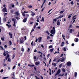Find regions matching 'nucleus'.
Wrapping results in <instances>:
<instances>
[{"label": "nucleus", "instance_id": "c85d7f7f", "mask_svg": "<svg viewBox=\"0 0 79 79\" xmlns=\"http://www.w3.org/2000/svg\"><path fill=\"white\" fill-rule=\"evenodd\" d=\"M45 32L47 34H48V35H49L50 34V33H49V32H48V31H46Z\"/></svg>", "mask_w": 79, "mask_h": 79}, {"label": "nucleus", "instance_id": "393cba45", "mask_svg": "<svg viewBox=\"0 0 79 79\" xmlns=\"http://www.w3.org/2000/svg\"><path fill=\"white\" fill-rule=\"evenodd\" d=\"M41 21L44 22V17H42V19L40 20Z\"/></svg>", "mask_w": 79, "mask_h": 79}, {"label": "nucleus", "instance_id": "3c124183", "mask_svg": "<svg viewBox=\"0 0 79 79\" xmlns=\"http://www.w3.org/2000/svg\"><path fill=\"white\" fill-rule=\"evenodd\" d=\"M16 19H20V17H16Z\"/></svg>", "mask_w": 79, "mask_h": 79}, {"label": "nucleus", "instance_id": "6ab92c4d", "mask_svg": "<svg viewBox=\"0 0 79 79\" xmlns=\"http://www.w3.org/2000/svg\"><path fill=\"white\" fill-rule=\"evenodd\" d=\"M31 45L32 46H35V44H34V42H33V41L32 42Z\"/></svg>", "mask_w": 79, "mask_h": 79}, {"label": "nucleus", "instance_id": "f704fd0d", "mask_svg": "<svg viewBox=\"0 0 79 79\" xmlns=\"http://www.w3.org/2000/svg\"><path fill=\"white\" fill-rule=\"evenodd\" d=\"M53 50H54V49L52 48V49H50V52H53Z\"/></svg>", "mask_w": 79, "mask_h": 79}, {"label": "nucleus", "instance_id": "423d86ee", "mask_svg": "<svg viewBox=\"0 0 79 79\" xmlns=\"http://www.w3.org/2000/svg\"><path fill=\"white\" fill-rule=\"evenodd\" d=\"M15 14L17 16H20V14H19V12L18 11L16 12L15 13Z\"/></svg>", "mask_w": 79, "mask_h": 79}, {"label": "nucleus", "instance_id": "72a5a7b5", "mask_svg": "<svg viewBox=\"0 0 79 79\" xmlns=\"http://www.w3.org/2000/svg\"><path fill=\"white\" fill-rule=\"evenodd\" d=\"M62 37L63 39H64V40H65V38H64V35H62Z\"/></svg>", "mask_w": 79, "mask_h": 79}, {"label": "nucleus", "instance_id": "1a4fd4ad", "mask_svg": "<svg viewBox=\"0 0 79 79\" xmlns=\"http://www.w3.org/2000/svg\"><path fill=\"white\" fill-rule=\"evenodd\" d=\"M8 52L7 51L4 52V53H3V55L4 56H6V54H8Z\"/></svg>", "mask_w": 79, "mask_h": 79}, {"label": "nucleus", "instance_id": "ea45409f", "mask_svg": "<svg viewBox=\"0 0 79 79\" xmlns=\"http://www.w3.org/2000/svg\"><path fill=\"white\" fill-rule=\"evenodd\" d=\"M77 73L75 72V77H76V76H77Z\"/></svg>", "mask_w": 79, "mask_h": 79}, {"label": "nucleus", "instance_id": "e433bc0d", "mask_svg": "<svg viewBox=\"0 0 79 79\" xmlns=\"http://www.w3.org/2000/svg\"><path fill=\"white\" fill-rule=\"evenodd\" d=\"M22 52H24V48H23V47L22 48Z\"/></svg>", "mask_w": 79, "mask_h": 79}, {"label": "nucleus", "instance_id": "6e6d98bb", "mask_svg": "<svg viewBox=\"0 0 79 79\" xmlns=\"http://www.w3.org/2000/svg\"><path fill=\"white\" fill-rule=\"evenodd\" d=\"M30 50H31V49H30V48H28V50H27V51L28 52H29V51H30Z\"/></svg>", "mask_w": 79, "mask_h": 79}, {"label": "nucleus", "instance_id": "13d9d810", "mask_svg": "<svg viewBox=\"0 0 79 79\" xmlns=\"http://www.w3.org/2000/svg\"><path fill=\"white\" fill-rule=\"evenodd\" d=\"M52 10H53V9H51V10H50L48 12V13H50V12L51 11H52Z\"/></svg>", "mask_w": 79, "mask_h": 79}, {"label": "nucleus", "instance_id": "39448f33", "mask_svg": "<svg viewBox=\"0 0 79 79\" xmlns=\"http://www.w3.org/2000/svg\"><path fill=\"white\" fill-rule=\"evenodd\" d=\"M20 44H23L24 42V40L22 38H21L20 39Z\"/></svg>", "mask_w": 79, "mask_h": 79}, {"label": "nucleus", "instance_id": "2eb2a0df", "mask_svg": "<svg viewBox=\"0 0 79 79\" xmlns=\"http://www.w3.org/2000/svg\"><path fill=\"white\" fill-rule=\"evenodd\" d=\"M57 26H60V23L59 20H58L57 23Z\"/></svg>", "mask_w": 79, "mask_h": 79}, {"label": "nucleus", "instance_id": "aec40b11", "mask_svg": "<svg viewBox=\"0 0 79 79\" xmlns=\"http://www.w3.org/2000/svg\"><path fill=\"white\" fill-rule=\"evenodd\" d=\"M57 19H57V18H56L55 19H53V21H54L55 22V23H56V21H57Z\"/></svg>", "mask_w": 79, "mask_h": 79}, {"label": "nucleus", "instance_id": "4c0bfd02", "mask_svg": "<svg viewBox=\"0 0 79 79\" xmlns=\"http://www.w3.org/2000/svg\"><path fill=\"white\" fill-rule=\"evenodd\" d=\"M76 19V18L75 17H73V20H75Z\"/></svg>", "mask_w": 79, "mask_h": 79}, {"label": "nucleus", "instance_id": "dca6fc26", "mask_svg": "<svg viewBox=\"0 0 79 79\" xmlns=\"http://www.w3.org/2000/svg\"><path fill=\"white\" fill-rule=\"evenodd\" d=\"M74 41L75 42H77L79 41V39L78 38H75L74 39Z\"/></svg>", "mask_w": 79, "mask_h": 79}, {"label": "nucleus", "instance_id": "412c9836", "mask_svg": "<svg viewBox=\"0 0 79 79\" xmlns=\"http://www.w3.org/2000/svg\"><path fill=\"white\" fill-rule=\"evenodd\" d=\"M64 75V73H63L62 74H60L59 75V76H60L62 77V76H63Z\"/></svg>", "mask_w": 79, "mask_h": 79}, {"label": "nucleus", "instance_id": "473e14b6", "mask_svg": "<svg viewBox=\"0 0 79 79\" xmlns=\"http://www.w3.org/2000/svg\"><path fill=\"white\" fill-rule=\"evenodd\" d=\"M53 48V46L52 45L49 46V48Z\"/></svg>", "mask_w": 79, "mask_h": 79}, {"label": "nucleus", "instance_id": "c756f323", "mask_svg": "<svg viewBox=\"0 0 79 79\" xmlns=\"http://www.w3.org/2000/svg\"><path fill=\"white\" fill-rule=\"evenodd\" d=\"M52 65H53V66H56V63H52Z\"/></svg>", "mask_w": 79, "mask_h": 79}, {"label": "nucleus", "instance_id": "0e129e2a", "mask_svg": "<svg viewBox=\"0 0 79 79\" xmlns=\"http://www.w3.org/2000/svg\"><path fill=\"white\" fill-rule=\"evenodd\" d=\"M35 77L36 78V79H40V78H38L36 76H35Z\"/></svg>", "mask_w": 79, "mask_h": 79}, {"label": "nucleus", "instance_id": "b1692460", "mask_svg": "<svg viewBox=\"0 0 79 79\" xmlns=\"http://www.w3.org/2000/svg\"><path fill=\"white\" fill-rule=\"evenodd\" d=\"M64 76H66V77H67V76H68V73H65L64 74Z\"/></svg>", "mask_w": 79, "mask_h": 79}, {"label": "nucleus", "instance_id": "4468645a", "mask_svg": "<svg viewBox=\"0 0 79 79\" xmlns=\"http://www.w3.org/2000/svg\"><path fill=\"white\" fill-rule=\"evenodd\" d=\"M27 18H25L23 19V23H26V21H27Z\"/></svg>", "mask_w": 79, "mask_h": 79}, {"label": "nucleus", "instance_id": "864d4df0", "mask_svg": "<svg viewBox=\"0 0 79 79\" xmlns=\"http://www.w3.org/2000/svg\"><path fill=\"white\" fill-rule=\"evenodd\" d=\"M33 22H30L29 23L30 24H33Z\"/></svg>", "mask_w": 79, "mask_h": 79}, {"label": "nucleus", "instance_id": "f257e3e1", "mask_svg": "<svg viewBox=\"0 0 79 79\" xmlns=\"http://www.w3.org/2000/svg\"><path fill=\"white\" fill-rule=\"evenodd\" d=\"M56 32V30H55V27H53L52 29L50 31V34H52V35H55Z\"/></svg>", "mask_w": 79, "mask_h": 79}, {"label": "nucleus", "instance_id": "37998d69", "mask_svg": "<svg viewBox=\"0 0 79 79\" xmlns=\"http://www.w3.org/2000/svg\"><path fill=\"white\" fill-rule=\"evenodd\" d=\"M75 54L76 55H79V52H76Z\"/></svg>", "mask_w": 79, "mask_h": 79}, {"label": "nucleus", "instance_id": "c03bdc74", "mask_svg": "<svg viewBox=\"0 0 79 79\" xmlns=\"http://www.w3.org/2000/svg\"><path fill=\"white\" fill-rule=\"evenodd\" d=\"M0 50H3V48L2 47L0 46Z\"/></svg>", "mask_w": 79, "mask_h": 79}, {"label": "nucleus", "instance_id": "a18cd8bd", "mask_svg": "<svg viewBox=\"0 0 79 79\" xmlns=\"http://www.w3.org/2000/svg\"><path fill=\"white\" fill-rule=\"evenodd\" d=\"M31 16H34V15H35V13H32L31 14Z\"/></svg>", "mask_w": 79, "mask_h": 79}, {"label": "nucleus", "instance_id": "a19ab883", "mask_svg": "<svg viewBox=\"0 0 79 79\" xmlns=\"http://www.w3.org/2000/svg\"><path fill=\"white\" fill-rule=\"evenodd\" d=\"M71 4V5H74V2H73V1H72L71 2H70Z\"/></svg>", "mask_w": 79, "mask_h": 79}, {"label": "nucleus", "instance_id": "20e7f679", "mask_svg": "<svg viewBox=\"0 0 79 79\" xmlns=\"http://www.w3.org/2000/svg\"><path fill=\"white\" fill-rule=\"evenodd\" d=\"M61 73V69H59L58 71H57V73H56V74L55 75V76H56L58 74H59L60 73Z\"/></svg>", "mask_w": 79, "mask_h": 79}, {"label": "nucleus", "instance_id": "603ef678", "mask_svg": "<svg viewBox=\"0 0 79 79\" xmlns=\"http://www.w3.org/2000/svg\"><path fill=\"white\" fill-rule=\"evenodd\" d=\"M26 16H27V17H29V14H27Z\"/></svg>", "mask_w": 79, "mask_h": 79}, {"label": "nucleus", "instance_id": "58836bf2", "mask_svg": "<svg viewBox=\"0 0 79 79\" xmlns=\"http://www.w3.org/2000/svg\"><path fill=\"white\" fill-rule=\"evenodd\" d=\"M63 50H64V52H65V51H66V48H64L63 49Z\"/></svg>", "mask_w": 79, "mask_h": 79}, {"label": "nucleus", "instance_id": "09e8293b", "mask_svg": "<svg viewBox=\"0 0 79 79\" xmlns=\"http://www.w3.org/2000/svg\"><path fill=\"white\" fill-rule=\"evenodd\" d=\"M8 78V77H3L2 79H7Z\"/></svg>", "mask_w": 79, "mask_h": 79}, {"label": "nucleus", "instance_id": "49530a36", "mask_svg": "<svg viewBox=\"0 0 79 79\" xmlns=\"http://www.w3.org/2000/svg\"><path fill=\"white\" fill-rule=\"evenodd\" d=\"M64 11H60L59 12V13L61 14V13H64Z\"/></svg>", "mask_w": 79, "mask_h": 79}, {"label": "nucleus", "instance_id": "6e6552de", "mask_svg": "<svg viewBox=\"0 0 79 79\" xmlns=\"http://www.w3.org/2000/svg\"><path fill=\"white\" fill-rule=\"evenodd\" d=\"M40 62L39 61L36 62L35 63V64L36 66H38V65H40Z\"/></svg>", "mask_w": 79, "mask_h": 79}, {"label": "nucleus", "instance_id": "2f4dec72", "mask_svg": "<svg viewBox=\"0 0 79 79\" xmlns=\"http://www.w3.org/2000/svg\"><path fill=\"white\" fill-rule=\"evenodd\" d=\"M34 59L35 60L34 61H36V59H37V57L36 56H35L34 57Z\"/></svg>", "mask_w": 79, "mask_h": 79}, {"label": "nucleus", "instance_id": "5fc2aeb1", "mask_svg": "<svg viewBox=\"0 0 79 79\" xmlns=\"http://www.w3.org/2000/svg\"><path fill=\"white\" fill-rule=\"evenodd\" d=\"M28 66H29L30 67H32V65H31V64H28Z\"/></svg>", "mask_w": 79, "mask_h": 79}, {"label": "nucleus", "instance_id": "338daca9", "mask_svg": "<svg viewBox=\"0 0 79 79\" xmlns=\"http://www.w3.org/2000/svg\"><path fill=\"white\" fill-rule=\"evenodd\" d=\"M24 39H25V40H26V36H25L24 37Z\"/></svg>", "mask_w": 79, "mask_h": 79}, {"label": "nucleus", "instance_id": "f3484780", "mask_svg": "<svg viewBox=\"0 0 79 79\" xmlns=\"http://www.w3.org/2000/svg\"><path fill=\"white\" fill-rule=\"evenodd\" d=\"M11 76H13L14 77H15V73H14V72L12 73L11 74Z\"/></svg>", "mask_w": 79, "mask_h": 79}, {"label": "nucleus", "instance_id": "9b49d317", "mask_svg": "<svg viewBox=\"0 0 79 79\" xmlns=\"http://www.w3.org/2000/svg\"><path fill=\"white\" fill-rule=\"evenodd\" d=\"M9 35L10 36V39H12L13 38V36L12 35V34L11 33L9 32Z\"/></svg>", "mask_w": 79, "mask_h": 79}, {"label": "nucleus", "instance_id": "4be33fe9", "mask_svg": "<svg viewBox=\"0 0 79 79\" xmlns=\"http://www.w3.org/2000/svg\"><path fill=\"white\" fill-rule=\"evenodd\" d=\"M74 31V30L73 29H71L70 30V31H69V32L70 33H72L73 31Z\"/></svg>", "mask_w": 79, "mask_h": 79}, {"label": "nucleus", "instance_id": "de8ad7c7", "mask_svg": "<svg viewBox=\"0 0 79 79\" xmlns=\"http://www.w3.org/2000/svg\"><path fill=\"white\" fill-rule=\"evenodd\" d=\"M62 64H60L59 66V67L61 68V66H62Z\"/></svg>", "mask_w": 79, "mask_h": 79}, {"label": "nucleus", "instance_id": "a878e982", "mask_svg": "<svg viewBox=\"0 0 79 79\" xmlns=\"http://www.w3.org/2000/svg\"><path fill=\"white\" fill-rule=\"evenodd\" d=\"M62 71L63 72H64V73L66 71V70H65L64 69H62Z\"/></svg>", "mask_w": 79, "mask_h": 79}, {"label": "nucleus", "instance_id": "cd10ccee", "mask_svg": "<svg viewBox=\"0 0 79 79\" xmlns=\"http://www.w3.org/2000/svg\"><path fill=\"white\" fill-rule=\"evenodd\" d=\"M28 8H32V6H28Z\"/></svg>", "mask_w": 79, "mask_h": 79}, {"label": "nucleus", "instance_id": "774afa93", "mask_svg": "<svg viewBox=\"0 0 79 79\" xmlns=\"http://www.w3.org/2000/svg\"><path fill=\"white\" fill-rule=\"evenodd\" d=\"M74 44H72V47H73V46H74Z\"/></svg>", "mask_w": 79, "mask_h": 79}, {"label": "nucleus", "instance_id": "680f3d73", "mask_svg": "<svg viewBox=\"0 0 79 79\" xmlns=\"http://www.w3.org/2000/svg\"><path fill=\"white\" fill-rule=\"evenodd\" d=\"M33 31H34V29H32V30H31V32H33Z\"/></svg>", "mask_w": 79, "mask_h": 79}, {"label": "nucleus", "instance_id": "9d476101", "mask_svg": "<svg viewBox=\"0 0 79 79\" xmlns=\"http://www.w3.org/2000/svg\"><path fill=\"white\" fill-rule=\"evenodd\" d=\"M2 11L3 12H7V11H6V7H5V8H3L2 9Z\"/></svg>", "mask_w": 79, "mask_h": 79}, {"label": "nucleus", "instance_id": "8fccbe9b", "mask_svg": "<svg viewBox=\"0 0 79 79\" xmlns=\"http://www.w3.org/2000/svg\"><path fill=\"white\" fill-rule=\"evenodd\" d=\"M4 39H5L4 37H3L2 38H1V40H4Z\"/></svg>", "mask_w": 79, "mask_h": 79}, {"label": "nucleus", "instance_id": "5701e85b", "mask_svg": "<svg viewBox=\"0 0 79 79\" xmlns=\"http://www.w3.org/2000/svg\"><path fill=\"white\" fill-rule=\"evenodd\" d=\"M64 42H62V44H61V47H63V46H64Z\"/></svg>", "mask_w": 79, "mask_h": 79}, {"label": "nucleus", "instance_id": "052dcab7", "mask_svg": "<svg viewBox=\"0 0 79 79\" xmlns=\"http://www.w3.org/2000/svg\"><path fill=\"white\" fill-rule=\"evenodd\" d=\"M24 13H28V11L26 12V11H24Z\"/></svg>", "mask_w": 79, "mask_h": 79}, {"label": "nucleus", "instance_id": "ddd939ff", "mask_svg": "<svg viewBox=\"0 0 79 79\" xmlns=\"http://www.w3.org/2000/svg\"><path fill=\"white\" fill-rule=\"evenodd\" d=\"M63 15H61L57 18V19H60V18H63Z\"/></svg>", "mask_w": 79, "mask_h": 79}, {"label": "nucleus", "instance_id": "4d7b16f0", "mask_svg": "<svg viewBox=\"0 0 79 79\" xmlns=\"http://www.w3.org/2000/svg\"><path fill=\"white\" fill-rule=\"evenodd\" d=\"M15 68H16V66H14V67H13V69H15Z\"/></svg>", "mask_w": 79, "mask_h": 79}, {"label": "nucleus", "instance_id": "7c9ffc66", "mask_svg": "<svg viewBox=\"0 0 79 79\" xmlns=\"http://www.w3.org/2000/svg\"><path fill=\"white\" fill-rule=\"evenodd\" d=\"M9 44L10 45H12V42H11V41H9Z\"/></svg>", "mask_w": 79, "mask_h": 79}, {"label": "nucleus", "instance_id": "bb28decb", "mask_svg": "<svg viewBox=\"0 0 79 79\" xmlns=\"http://www.w3.org/2000/svg\"><path fill=\"white\" fill-rule=\"evenodd\" d=\"M22 14L23 16H26V14H25L24 12H22Z\"/></svg>", "mask_w": 79, "mask_h": 79}, {"label": "nucleus", "instance_id": "bf43d9fd", "mask_svg": "<svg viewBox=\"0 0 79 79\" xmlns=\"http://www.w3.org/2000/svg\"><path fill=\"white\" fill-rule=\"evenodd\" d=\"M1 73H3V69H2L0 71Z\"/></svg>", "mask_w": 79, "mask_h": 79}, {"label": "nucleus", "instance_id": "0eeeda50", "mask_svg": "<svg viewBox=\"0 0 79 79\" xmlns=\"http://www.w3.org/2000/svg\"><path fill=\"white\" fill-rule=\"evenodd\" d=\"M71 65V63L70 62H68L67 63V65L68 66H69Z\"/></svg>", "mask_w": 79, "mask_h": 79}, {"label": "nucleus", "instance_id": "69168bd1", "mask_svg": "<svg viewBox=\"0 0 79 79\" xmlns=\"http://www.w3.org/2000/svg\"><path fill=\"white\" fill-rule=\"evenodd\" d=\"M37 28H38V29H41L40 27H37Z\"/></svg>", "mask_w": 79, "mask_h": 79}, {"label": "nucleus", "instance_id": "f8f14e48", "mask_svg": "<svg viewBox=\"0 0 79 79\" xmlns=\"http://www.w3.org/2000/svg\"><path fill=\"white\" fill-rule=\"evenodd\" d=\"M42 40V37H40L38 39V42H40Z\"/></svg>", "mask_w": 79, "mask_h": 79}, {"label": "nucleus", "instance_id": "f03ea898", "mask_svg": "<svg viewBox=\"0 0 79 79\" xmlns=\"http://www.w3.org/2000/svg\"><path fill=\"white\" fill-rule=\"evenodd\" d=\"M12 21L14 23L13 24V26H14V27H16V23H17L16 20L15 19H12Z\"/></svg>", "mask_w": 79, "mask_h": 79}, {"label": "nucleus", "instance_id": "79ce46f5", "mask_svg": "<svg viewBox=\"0 0 79 79\" xmlns=\"http://www.w3.org/2000/svg\"><path fill=\"white\" fill-rule=\"evenodd\" d=\"M71 15H72V14L69 15V16L68 17V18H70L71 17Z\"/></svg>", "mask_w": 79, "mask_h": 79}, {"label": "nucleus", "instance_id": "7ed1b4c3", "mask_svg": "<svg viewBox=\"0 0 79 79\" xmlns=\"http://www.w3.org/2000/svg\"><path fill=\"white\" fill-rule=\"evenodd\" d=\"M7 59L8 61L9 62H11V60L10 58V55L8 54H7V56L6 57V60H7Z\"/></svg>", "mask_w": 79, "mask_h": 79}, {"label": "nucleus", "instance_id": "c9c22d12", "mask_svg": "<svg viewBox=\"0 0 79 79\" xmlns=\"http://www.w3.org/2000/svg\"><path fill=\"white\" fill-rule=\"evenodd\" d=\"M3 28V27H0V32H1V30Z\"/></svg>", "mask_w": 79, "mask_h": 79}, {"label": "nucleus", "instance_id": "a211bd4d", "mask_svg": "<svg viewBox=\"0 0 79 79\" xmlns=\"http://www.w3.org/2000/svg\"><path fill=\"white\" fill-rule=\"evenodd\" d=\"M6 26L8 27V28H10V27H11V25H9L8 24H6Z\"/></svg>", "mask_w": 79, "mask_h": 79}, {"label": "nucleus", "instance_id": "e2e57ef3", "mask_svg": "<svg viewBox=\"0 0 79 79\" xmlns=\"http://www.w3.org/2000/svg\"><path fill=\"white\" fill-rule=\"evenodd\" d=\"M4 47L5 48H7V46H6V45H5L4 46Z\"/></svg>", "mask_w": 79, "mask_h": 79}]
</instances>
